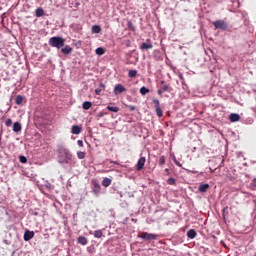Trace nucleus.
Returning a JSON list of instances; mask_svg holds the SVG:
<instances>
[{
  "label": "nucleus",
  "mask_w": 256,
  "mask_h": 256,
  "mask_svg": "<svg viewBox=\"0 0 256 256\" xmlns=\"http://www.w3.org/2000/svg\"><path fill=\"white\" fill-rule=\"evenodd\" d=\"M49 45L51 47H56V49H61L65 46V39L61 37H52L49 39Z\"/></svg>",
  "instance_id": "1"
},
{
  "label": "nucleus",
  "mask_w": 256,
  "mask_h": 256,
  "mask_svg": "<svg viewBox=\"0 0 256 256\" xmlns=\"http://www.w3.org/2000/svg\"><path fill=\"white\" fill-rule=\"evenodd\" d=\"M73 155L66 149H62L59 152V163H69L72 159Z\"/></svg>",
  "instance_id": "2"
},
{
  "label": "nucleus",
  "mask_w": 256,
  "mask_h": 256,
  "mask_svg": "<svg viewBox=\"0 0 256 256\" xmlns=\"http://www.w3.org/2000/svg\"><path fill=\"white\" fill-rule=\"evenodd\" d=\"M212 25L215 27V29H221V31H227V29H229V24H227V22L224 20H216L212 22Z\"/></svg>",
  "instance_id": "3"
},
{
  "label": "nucleus",
  "mask_w": 256,
  "mask_h": 256,
  "mask_svg": "<svg viewBox=\"0 0 256 256\" xmlns=\"http://www.w3.org/2000/svg\"><path fill=\"white\" fill-rule=\"evenodd\" d=\"M140 239H143L144 241H155L157 240L158 235L157 234H151L148 232H142L139 236Z\"/></svg>",
  "instance_id": "4"
},
{
  "label": "nucleus",
  "mask_w": 256,
  "mask_h": 256,
  "mask_svg": "<svg viewBox=\"0 0 256 256\" xmlns=\"http://www.w3.org/2000/svg\"><path fill=\"white\" fill-rule=\"evenodd\" d=\"M153 103H154V109L156 111L157 117H159V118L163 117V110L161 109V102H159V100H157V99H154Z\"/></svg>",
  "instance_id": "5"
},
{
  "label": "nucleus",
  "mask_w": 256,
  "mask_h": 256,
  "mask_svg": "<svg viewBox=\"0 0 256 256\" xmlns=\"http://www.w3.org/2000/svg\"><path fill=\"white\" fill-rule=\"evenodd\" d=\"M127 91V88L123 86V84H116L114 87V95H119L121 93H125Z\"/></svg>",
  "instance_id": "6"
},
{
  "label": "nucleus",
  "mask_w": 256,
  "mask_h": 256,
  "mask_svg": "<svg viewBox=\"0 0 256 256\" xmlns=\"http://www.w3.org/2000/svg\"><path fill=\"white\" fill-rule=\"evenodd\" d=\"M35 237V232L27 230L24 233V241H31Z\"/></svg>",
  "instance_id": "7"
},
{
  "label": "nucleus",
  "mask_w": 256,
  "mask_h": 256,
  "mask_svg": "<svg viewBox=\"0 0 256 256\" xmlns=\"http://www.w3.org/2000/svg\"><path fill=\"white\" fill-rule=\"evenodd\" d=\"M145 157H141L138 162H137V166H136V169L137 171H141V169H143V167H145Z\"/></svg>",
  "instance_id": "8"
},
{
  "label": "nucleus",
  "mask_w": 256,
  "mask_h": 256,
  "mask_svg": "<svg viewBox=\"0 0 256 256\" xmlns=\"http://www.w3.org/2000/svg\"><path fill=\"white\" fill-rule=\"evenodd\" d=\"M160 89H161L164 93H167V91L170 92V91L172 90L171 87H169V85H167V84L165 83V81H161V82H160Z\"/></svg>",
  "instance_id": "9"
},
{
  "label": "nucleus",
  "mask_w": 256,
  "mask_h": 256,
  "mask_svg": "<svg viewBox=\"0 0 256 256\" xmlns=\"http://www.w3.org/2000/svg\"><path fill=\"white\" fill-rule=\"evenodd\" d=\"M92 192L94 193V195H99V193H101V185H99V183L97 182H94Z\"/></svg>",
  "instance_id": "10"
},
{
  "label": "nucleus",
  "mask_w": 256,
  "mask_h": 256,
  "mask_svg": "<svg viewBox=\"0 0 256 256\" xmlns=\"http://www.w3.org/2000/svg\"><path fill=\"white\" fill-rule=\"evenodd\" d=\"M81 131H82L81 126H79V125H74V126H72L71 133H72L73 135H79V134L81 133Z\"/></svg>",
  "instance_id": "11"
},
{
  "label": "nucleus",
  "mask_w": 256,
  "mask_h": 256,
  "mask_svg": "<svg viewBox=\"0 0 256 256\" xmlns=\"http://www.w3.org/2000/svg\"><path fill=\"white\" fill-rule=\"evenodd\" d=\"M152 47H153V44L144 42L141 44L140 49H141V51H147V50L151 49Z\"/></svg>",
  "instance_id": "12"
},
{
  "label": "nucleus",
  "mask_w": 256,
  "mask_h": 256,
  "mask_svg": "<svg viewBox=\"0 0 256 256\" xmlns=\"http://www.w3.org/2000/svg\"><path fill=\"white\" fill-rule=\"evenodd\" d=\"M208 189H209V184H200L198 187V191L200 193H207Z\"/></svg>",
  "instance_id": "13"
},
{
  "label": "nucleus",
  "mask_w": 256,
  "mask_h": 256,
  "mask_svg": "<svg viewBox=\"0 0 256 256\" xmlns=\"http://www.w3.org/2000/svg\"><path fill=\"white\" fill-rule=\"evenodd\" d=\"M229 119H230L231 123H235V122L239 121V119H241V116H239V114L232 113V114H230Z\"/></svg>",
  "instance_id": "14"
},
{
  "label": "nucleus",
  "mask_w": 256,
  "mask_h": 256,
  "mask_svg": "<svg viewBox=\"0 0 256 256\" xmlns=\"http://www.w3.org/2000/svg\"><path fill=\"white\" fill-rule=\"evenodd\" d=\"M21 129H22L21 123L15 122L13 124V131H14V133H19L21 131Z\"/></svg>",
  "instance_id": "15"
},
{
  "label": "nucleus",
  "mask_w": 256,
  "mask_h": 256,
  "mask_svg": "<svg viewBox=\"0 0 256 256\" xmlns=\"http://www.w3.org/2000/svg\"><path fill=\"white\" fill-rule=\"evenodd\" d=\"M187 237H188V239H195V237H197V232H195V230H193V229H190L187 232Z\"/></svg>",
  "instance_id": "16"
},
{
  "label": "nucleus",
  "mask_w": 256,
  "mask_h": 256,
  "mask_svg": "<svg viewBox=\"0 0 256 256\" xmlns=\"http://www.w3.org/2000/svg\"><path fill=\"white\" fill-rule=\"evenodd\" d=\"M35 15H36V17H43V15H45V10H43V8L39 7L36 9Z\"/></svg>",
  "instance_id": "17"
},
{
  "label": "nucleus",
  "mask_w": 256,
  "mask_h": 256,
  "mask_svg": "<svg viewBox=\"0 0 256 256\" xmlns=\"http://www.w3.org/2000/svg\"><path fill=\"white\" fill-rule=\"evenodd\" d=\"M62 53H64V55H69V53H71V51H73V48H71L69 45H66L64 48L61 49Z\"/></svg>",
  "instance_id": "18"
},
{
  "label": "nucleus",
  "mask_w": 256,
  "mask_h": 256,
  "mask_svg": "<svg viewBox=\"0 0 256 256\" xmlns=\"http://www.w3.org/2000/svg\"><path fill=\"white\" fill-rule=\"evenodd\" d=\"M92 106H93V103H91L90 101H85L82 104V108L85 109V111H88V109H91Z\"/></svg>",
  "instance_id": "19"
},
{
  "label": "nucleus",
  "mask_w": 256,
  "mask_h": 256,
  "mask_svg": "<svg viewBox=\"0 0 256 256\" xmlns=\"http://www.w3.org/2000/svg\"><path fill=\"white\" fill-rule=\"evenodd\" d=\"M78 243H79L80 245H87L88 241H87V239L85 238V236H79V237H78Z\"/></svg>",
  "instance_id": "20"
},
{
  "label": "nucleus",
  "mask_w": 256,
  "mask_h": 256,
  "mask_svg": "<svg viewBox=\"0 0 256 256\" xmlns=\"http://www.w3.org/2000/svg\"><path fill=\"white\" fill-rule=\"evenodd\" d=\"M107 109H108V111H112V113H119V107H117V106L108 105Z\"/></svg>",
  "instance_id": "21"
},
{
  "label": "nucleus",
  "mask_w": 256,
  "mask_h": 256,
  "mask_svg": "<svg viewBox=\"0 0 256 256\" xmlns=\"http://www.w3.org/2000/svg\"><path fill=\"white\" fill-rule=\"evenodd\" d=\"M94 237L95 239H101V237H103V231L102 230L94 231Z\"/></svg>",
  "instance_id": "22"
},
{
  "label": "nucleus",
  "mask_w": 256,
  "mask_h": 256,
  "mask_svg": "<svg viewBox=\"0 0 256 256\" xmlns=\"http://www.w3.org/2000/svg\"><path fill=\"white\" fill-rule=\"evenodd\" d=\"M103 187H109L111 185V179L110 178H104L102 181Z\"/></svg>",
  "instance_id": "23"
},
{
  "label": "nucleus",
  "mask_w": 256,
  "mask_h": 256,
  "mask_svg": "<svg viewBox=\"0 0 256 256\" xmlns=\"http://www.w3.org/2000/svg\"><path fill=\"white\" fill-rule=\"evenodd\" d=\"M92 33H101V26L99 25L92 26Z\"/></svg>",
  "instance_id": "24"
},
{
  "label": "nucleus",
  "mask_w": 256,
  "mask_h": 256,
  "mask_svg": "<svg viewBox=\"0 0 256 256\" xmlns=\"http://www.w3.org/2000/svg\"><path fill=\"white\" fill-rule=\"evenodd\" d=\"M128 76H129L131 79L137 77V70H129Z\"/></svg>",
  "instance_id": "25"
},
{
  "label": "nucleus",
  "mask_w": 256,
  "mask_h": 256,
  "mask_svg": "<svg viewBox=\"0 0 256 256\" xmlns=\"http://www.w3.org/2000/svg\"><path fill=\"white\" fill-rule=\"evenodd\" d=\"M15 103H16V105H21V104L23 103V96L18 95V96L15 98Z\"/></svg>",
  "instance_id": "26"
},
{
  "label": "nucleus",
  "mask_w": 256,
  "mask_h": 256,
  "mask_svg": "<svg viewBox=\"0 0 256 256\" xmlns=\"http://www.w3.org/2000/svg\"><path fill=\"white\" fill-rule=\"evenodd\" d=\"M140 93L141 95H147V93H149V89L145 86L140 88Z\"/></svg>",
  "instance_id": "27"
},
{
  "label": "nucleus",
  "mask_w": 256,
  "mask_h": 256,
  "mask_svg": "<svg viewBox=\"0 0 256 256\" xmlns=\"http://www.w3.org/2000/svg\"><path fill=\"white\" fill-rule=\"evenodd\" d=\"M105 54V49L99 47L96 49V55H104Z\"/></svg>",
  "instance_id": "28"
},
{
  "label": "nucleus",
  "mask_w": 256,
  "mask_h": 256,
  "mask_svg": "<svg viewBox=\"0 0 256 256\" xmlns=\"http://www.w3.org/2000/svg\"><path fill=\"white\" fill-rule=\"evenodd\" d=\"M176 181H177V180H175V178H169V179L167 180V183H168V185H176Z\"/></svg>",
  "instance_id": "29"
},
{
  "label": "nucleus",
  "mask_w": 256,
  "mask_h": 256,
  "mask_svg": "<svg viewBox=\"0 0 256 256\" xmlns=\"http://www.w3.org/2000/svg\"><path fill=\"white\" fill-rule=\"evenodd\" d=\"M5 125L6 127H11V125H13V120H11L10 118L6 119Z\"/></svg>",
  "instance_id": "30"
},
{
  "label": "nucleus",
  "mask_w": 256,
  "mask_h": 256,
  "mask_svg": "<svg viewBox=\"0 0 256 256\" xmlns=\"http://www.w3.org/2000/svg\"><path fill=\"white\" fill-rule=\"evenodd\" d=\"M78 159H85V152H77Z\"/></svg>",
  "instance_id": "31"
},
{
  "label": "nucleus",
  "mask_w": 256,
  "mask_h": 256,
  "mask_svg": "<svg viewBox=\"0 0 256 256\" xmlns=\"http://www.w3.org/2000/svg\"><path fill=\"white\" fill-rule=\"evenodd\" d=\"M159 165H160V166L165 165V156H161V157L159 158Z\"/></svg>",
  "instance_id": "32"
},
{
  "label": "nucleus",
  "mask_w": 256,
  "mask_h": 256,
  "mask_svg": "<svg viewBox=\"0 0 256 256\" xmlns=\"http://www.w3.org/2000/svg\"><path fill=\"white\" fill-rule=\"evenodd\" d=\"M19 161H20V163H27V157H25V156H20V157H19Z\"/></svg>",
  "instance_id": "33"
},
{
  "label": "nucleus",
  "mask_w": 256,
  "mask_h": 256,
  "mask_svg": "<svg viewBox=\"0 0 256 256\" xmlns=\"http://www.w3.org/2000/svg\"><path fill=\"white\" fill-rule=\"evenodd\" d=\"M77 145H78L79 147H83V140H78V141H77Z\"/></svg>",
  "instance_id": "34"
},
{
  "label": "nucleus",
  "mask_w": 256,
  "mask_h": 256,
  "mask_svg": "<svg viewBox=\"0 0 256 256\" xmlns=\"http://www.w3.org/2000/svg\"><path fill=\"white\" fill-rule=\"evenodd\" d=\"M95 93H96V95H101V89H100V88H97V89L95 90Z\"/></svg>",
  "instance_id": "35"
},
{
  "label": "nucleus",
  "mask_w": 256,
  "mask_h": 256,
  "mask_svg": "<svg viewBox=\"0 0 256 256\" xmlns=\"http://www.w3.org/2000/svg\"><path fill=\"white\" fill-rule=\"evenodd\" d=\"M251 186H252V187H256V178H254V179L252 180Z\"/></svg>",
  "instance_id": "36"
},
{
  "label": "nucleus",
  "mask_w": 256,
  "mask_h": 256,
  "mask_svg": "<svg viewBox=\"0 0 256 256\" xmlns=\"http://www.w3.org/2000/svg\"><path fill=\"white\" fill-rule=\"evenodd\" d=\"M157 93H158V95H163V91H162V89L161 88H159L158 90H157Z\"/></svg>",
  "instance_id": "37"
},
{
  "label": "nucleus",
  "mask_w": 256,
  "mask_h": 256,
  "mask_svg": "<svg viewBox=\"0 0 256 256\" xmlns=\"http://www.w3.org/2000/svg\"><path fill=\"white\" fill-rule=\"evenodd\" d=\"M128 27H129V29H132V30H133V23L128 22Z\"/></svg>",
  "instance_id": "38"
},
{
  "label": "nucleus",
  "mask_w": 256,
  "mask_h": 256,
  "mask_svg": "<svg viewBox=\"0 0 256 256\" xmlns=\"http://www.w3.org/2000/svg\"><path fill=\"white\" fill-rule=\"evenodd\" d=\"M104 115H105V113H103V112L98 113V117H104Z\"/></svg>",
  "instance_id": "39"
},
{
  "label": "nucleus",
  "mask_w": 256,
  "mask_h": 256,
  "mask_svg": "<svg viewBox=\"0 0 256 256\" xmlns=\"http://www.w3.org/2000/svg\"><path fill=\"white\" fill-rule=\"evenodd\" d=\"M175 164L178 166V167H182L181 163H179V161L175 160Z\"/></svg>",
  "instance_id": "40"
},
{
  "label": "nucleus",
  "mask_w": 256,
  "mask_h": 256,
  "mask_svg": "<svg viewBox=\"0 0 256 256\" xmlns=\"http://www.w3.org/2000/svg\"><path fill=\"white\" fill-rule=\"evenodd\" d=\"M129 109L130 111H135V106H130Z\"/></svg>",
  "instance_id": "41"
},
{
  "label": "nucleus",
  "mask_w": 256,
  "mask_h": 256,
  "mask_svg": "<svg viewBox=\"0 0 256 256\" xmlns=\"http://www.w3.org/2000/svg\"><path fill=\"white\" fill-rule=\"evenodd\" d=\"M110 163H113L114 165H119V162L117 161H110Z\"/></svg>",
  "instance_id": "42"
},
{
  "label": "nucleus",
  "mask_w": 256,
  "mask_h": 256,
  "mask_svg": "<svg viewBox=\"0 0 256 256\" xmlns=\"http://www.w3.org/2000/svg\"><path fill=\"white\" fill-rule=\"evenodd\" d=\"M165 172H166V173H169V168H166V169H165Z\"/></svg>",
  "instance_id": "43"
},
{
  "label": "nucleus",
  "mask_w": 256,
  "mask_h": 256,
  "mask_svg": "<svg viewBox=\"0 0 256 256\" xmlns=\"http://www.w3.org/2000/svg\"><path fill=\"white\" fill-rule=\"evenodd\" d=\"M100 87H103V88H105V85H104V84H100Z\"/></svg>",
  "instance_id": "44"
},
{
  "label": "nucleus",
  "mask_w": 256,
  "mask_h": 256,
  "mask_svg": "<svg viewBox=\"0 0 256 256\" xmlns=\"http://www.w3.org/2000/svg\"><path fill=\"white\" fill-rule=\"evenodd\" d=\"M149 41H151L150 39H147V42L149 43Z\"/></svg>",
  "instance_id": "45"
}]
</instances>
